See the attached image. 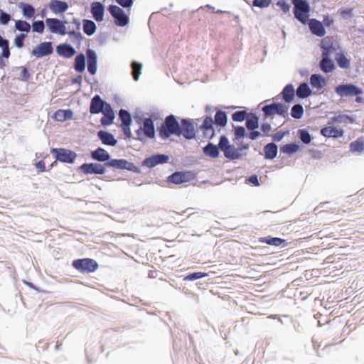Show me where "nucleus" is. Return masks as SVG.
<instances>
[{
	"mask_svg": "<svg viewBox=\"0 0 364 364\" xmlns=\"http://www.w3.org/2000/svg\"><path fill=\"white\" fill-rule=\"evenodd\" d=\"M228 114L221 109L216 111L214 119L211 116L206 115V138L213 139L216 132H220L221 129L228 124Z\"/></svg>",
	"mask_w": 364,
	"mask_h": 364,
	"instance_id": "obj_1",
	"label": "nucleus"
},
{
	"mask_svg": "<svg viewBox=\"0 0 364 364\" xmlns=\"http://www.w3.org/2000/svg\"><path fill=\"white\" fill-rule=\"evenodd\" d=\"M293 4L294 18L301 24L306 25L309 20L311 6L308 0H291Z\"/></svg>",
	"mask_w": 364,
	"mask_h": 364,
	"instance_id": "obj_2",
	"label": "nucleus"
},
{
	"mask_svg": "<svg viewBox=\"0 0 364 364\" xmlns=\"http://www.w3.org/2000/svg\"><path fill=\"white\" fill-rule=\"evenodd\" d=\"M159 134L164 139H166L173 134L181 135V127L173 115L166 117L164 122L159 128Z\"/></svg>",
	"mask_w": 364,
	"mask_h": 364,
	"instance_id": "obj_3",
	"label": "nucleus"
},
{
	"mask_svg": "<svg viewBox=\"0 0 364 364\" xmlns=\"http://www.w3.org/2000/svg\"><path fill=\"white\" fill-rule=\"evenodd\" d=\"M334 90L341 97H355L363 92V88L350 82L341 83L336 86Z\"/></svg>",
	"mask_w": 364,
	"mask_h": 364,
	"instance_id": "obj_4",
	"label": "nucleus"
},
{
	"mask_svg": "<svg viewBox=\"0 0 364 364\" xmlns=\"http://www.w3.org/2000/svg\"><path fill=\"white\" fill-rule=\"evenodd\" d=\"M73 267L81 273H92L95 272L98 267V263L91 258H83L75 259L73 262Z\"/></svg>",
	"mask_w": 364,
	"mask_h": 364,
	"instance_id": "obj_5",
	"label": "nucleus"
},
{
	"mask_svg": "<svg viewBox=\"0 0 364 364\" xmlns=\"http://www.w3.org/2000/svg\"><path fill=\"white\" fill-rule=\"evenodd\" d=\"M108 11L114 19L117 26L124 27L129 22V12L126 14L122 9L116 5H110Z\"/></svg>",
	"mask_w": 364,
	"mask_h": 364,
	"instance_id": "obj_6",
	"label": "nucleus"
},
{
	"mask_svg": "<svg viewBox=\"0 0 364 364\" xmlns=\"http://www.w3.org/2000/svg\"><path fill=\"white\" fill-rule=\"evenodd\" d=\"M46 23L48 30L53 33H58L62 36L68 33L65 28L66 21H61L55 18H47Z\"/></svg>",
	"mask_w": 364,
	"mask_h": 364,
	"instance_id": "obj_7",
	"label": "nucleus"
},
{
	"mask_svg": "<svg viewBox=\"0 0 364 364\" xmlns=\"http://www.w3.org/2000/svg\"><path fill=\"white\" fill-rule=\"evenodd\" d=\"M51 153L57 160L64 163H73L76 158L75 152L65 149L54 148L51 149Z\"/></svg>",
	"mask_w": 364,
	"mask_h": 364,
	"instance_id": "obj_8",
	"label": "nucleus"
},
{
	"mask_svg": "<svg viewBox=\"0 0 364 364\" xmlns=\"http://www.w3.org/2000/svg\"><path fill=\"white\" fill-rule=\"evenodd\" d=\"M344 130L341 127H336L331 125L329 127H323L320 130V134L326 138H332L337 139L343 137L344 135Z\"/></svg>",
	"mask_w": 364,
	"mask_h": 364,
	"instance_id": "obj_9",
	"label": "nucleus"
},
{
	"mask_svg": "<svg viewBox=\"0 0 364 364\" xmlns=\"http://www.w3.org/2000/svg\"><path fill=\"white\" fill-rule=\"evenodd\" d=\"M53 48L52 47L51 42H43L33 49L31 54L33 56L40 58L49 55L53 53Z\"/></svg>",
	"mask_w": 364,
	"mask_h": 364,
	"instance_id": "obj_10",
	"label": "nucleus"
},
{
	"mask_svg": "<svg viewBox=\"0 0 364 364\" xmlns=\"http://www.w3.org/2000/svg\"><path fill=\"white\" fill-rule=\"evenodd\" d=\"M193 179L191 172H175L168 177V181L174 184H182Z\"/></svg>",
	"mask_w": 364,
	"mask_h": 364,
	"instance_id": "obj_11",
	"label": "nucleus"
},
{
	"mask_svg": "<svg viewBox=\"0 0 364 364\" xmlns=\"http://www.w3.org/2000/svg\"><path fill=\"white\" fill-rule=\"evenodd\" d=\"M309 25V28L311 33L316 36L318 37H323L326 33V29L323 28V26L321 23V21L316 18H310L307 22Z\"/></svg>",
	"mask_w": 364,
	"mask_h": 364,
	"instance_id": "obj_12",
	"label": "nucleus"
},
{
	"mask_svg": "<svg viewBox=\"0 0 364 364\" xmlns=\"http://www.w3.org/2000/svg\"><path fill=\"white\" fill-rule=\"evenodd\" d=\"M80 169L86 174H103L105 172V165L96 163L84 164L80 166Z\"/></svg>",
	"mask_w": 364,
	"mask_h": 364,
	"instance_id": "obj_13",
	"label": "nucleus"
},
{
	"mask_svg": "<svg viewBox=\"0 0 364 364\" xmlns=\"http://www.w3.org/2000/svg\"><path fill=\"white\" fill-rule=\"evenodd\" d=\"M318 68L323 73L327 74L333 72L336 69V65L331 56H321L318 63Z\"/></svg>",
	"mask_w": 364,
	"mask_h": 364,
	"instance_id": "obj_14",
	"label": "nucleus"
},
{
	"mask_svg": "<svg viewBox=\"0 0 364 364\" xmlns=\"http://www.w3.org/2000/svg\"><path fill=\"white\" fill-rule=\"evenodd\" d=\"M223 153L224 156L230 161L242 160L247 156V154L239 153L237 148L232 144L226 147L225 151L223 150Z\"/></svg>",
	"mask_w": 364,
	"mask_h": 364,
	"instance_id": "obj_15",
	"label": "nucleus"
},
{
	"mask_svg": "<svg viewBox=\"0 0 364 364\" xmlns=\"http://www.w3.org/2000/svg\"><path fill=\"white\" fill-rule=\"evenodd\" d=\"M87 58V70L91 75H95L97 73V55L95 50L87 49L86 51Z\"/></svg>",
	"mask_w": 364,
	"mask_h": 364,
	"instance_id": "obj_16",
	"label": "nucleus"
},
{
	"mask_svg": "<svg viewBox=\"0 0 364 364\" xmlns=\"http://www.w3.org/2000/svg\"><path fill=\"white\" fill-rule=\"evenodd\" d=\"M107 105H109L101 99L99 95H95L91 100L90 112L91 114H98L105 109Z\"/></svg>",
	"mask_w": 364,
	"mask_h": 364,
	"instance_id": "obj_17",
	"label": "nucleus"
},
{
	"mask_svg": "<svg viewBox=\"0 0 364 364\" xmlns=\"http://www.w3.org/2000/svg\"><path fill=\"white\" fill-rule=\"evenodd\" d=\"M310 85L317 90H321L327 85V80L321 74L314 73L310 77Z\"/></svg>",
	"mask_w": 364,
	"mask_h": 364,
	"instance_id": "obj_18",
	"label": "nucleus"
},
{
	"mask_svg": "<svg viewBox=\"0 0 364 364\" xmlns=\"http://www.w3.org/2000/svg\"><path fill=\"white\" fill-rule=\"evenodd\" d=\"M91 14L94 19L97 22H101L104 19L105 7L103 4L98 1L91 4Z\"/></svg>",
	"mask_w": 364,
	"mask_h": 364,
	"instance_id": "obj_19",
	"label": "nucleus"
},
{
	"mask_svg": "<svg viewBox=\"0 0 364 364\" xmlns=\"http://www.w3.org/2000/svg\"><path fill=\"white\" fill-rule=\"evenodd\" d=\"M181 127V134L186 139H192L195 136V129L193 124L188 119H183Z\"/></svg>",
	"mask_w": 364,
	"mask_h": 364,
	"instance_id": "obj_20",
	"label": "nucleus"
},
{
	"mask_svg": "<svg viewBox=\"0 0 364 364\" xmlns=\"http://www.w3.org/2000/svg\"><path fill=\"white\" fill-rule=\"evenodd\" d=\"M282 100L286 103H291L294 100L296 95V90L291 83H289L284 86L282 92Z\"/></svg>",
	"mask_w": 364,
	"mask_h": 364,
	"instance_id": "obj_21",
	"label": "nucleus"
},
{
	"mask_svg": "<svg viewBox=\"0 0 364 364\" xmlns=\"http://www.w3.org/2000/svg\"><path fill=\"white\" fill-rule=\"evenodd\" d=\"M105 166L113 167L117 169L131 170L132 164L125 159H111L105 164Z\"/></svg>",
	"mask_w": 364,
	"mask_h": 364,
	"instance_id": "obj_22",
	"label": "nucleus"
},
{
	"mask_svg": "<svg viewBox=\"0 0 364 364\" xmlns=\"http://www.w3.org/2000/svg\"><path fill=\"white\" fill-rule=\"evenodd\" d=\"M168 160V157L167 156L164 154H156L146 158L144 160V164L149 168H152L157 164L166 163Z\"/></svg>",
	"mask_w": 364,
	"mask_h": 364,
	"instance_id": "obj_23",
	"label": "nucleus"
},
{
	"mask_svg": "<svg viewBox=\"0 0 364 364\" xmlns=\"http://www.w3.org/2000/svg\"><path fill=\"white\" fill-rule=\"evenodd\" d=\"M312 94L313 91L306 82H301L296 90V95L299 99H306Z\"/></svg>",
	"mask_w": 364,
	"mask_h": 364,
	"instance_id": "obj_24",
	"label": "nucleus"
},
{
	"mask_svg": "<svg viewBox=\"0 0 364 364\" xmlns=\"http://www.w3.org/2000/svg\"><path fill=\"white\" fill-rule=\"evenodd\" d=\"M104 116L100 122L103 126H108L113 123L114 119V113L110 105H107L105 109L102 112Z\"/></svg>",
	"mask_w": 364,
	"mask_h": 364,
	"instance_id": "obj_25",
	"label": "nucleus"
},
{
	"mask_svg": "<svg viewBox=\"0 0 364 364\" xmlns=\"http://www.w3.org/2000/svg\"><path fill=\"white\" fill-rule=\"evenodd\" d=\"M264 159L272 160L275 159L278 154V146L274 142L267 143L264 146Z\"/></svg>",
	"mask_w": 364,
	"mask_h": 364,
	"instance_id": "obj_26",
	"label": "nucleus"
},
{
	"mask_svg": "<svg viewBox=\"0 0 364 364\" xmlns=\"http://www.w3.org/2000/svg\"><path fill=\"white\" fill-rule=\"evenodd\" d=\"M259 117L256 113L252 112H250L245 119V127L247 129H257L259 127Z\"/></svg>",
	"mask_w": 364,
	"mask_h": 364,
	"instance_id": "obj_27",
	"label": "nucleus"
},
{
	"mask_svg": "<svg viewBox=\"0 0 364 364\" xmlns=\"http://www.w3.org/2000/svg\"><path fill=\"white\" fill-rule=\"evenodd\" d=\"M49 8L54 14L63 13L68 9V4L65 1L52 0L49 4Z\"/></svg>",
	"mask_w": 364,
	"mask_h": 364,
	"instance_id": "obj_28",
	"label": "nucleus"
},
{
	"mask_svg": "<svg viewBox=\"0 0 364 364\" xmlns=\"http://www.w3.org/2000/svg\"><path fill=\"white\" fill-rule=\"evenodd\" d=\"M57 52L59 55L66 58H70L73 57L76 53L74 48L68 44L59 45L57 47Z\"/></svg>",
	"mask_w": 364,
	"mask_h": 364,
	"instance_id": "obj_29",
	"label": "nucleus"
},
{
	"mask_svg": "<svg viewBox=\"0 0 364 364\" xmlns=\"http://www.w3.org/2000/svg\"><path fill=\"white\" fill-rule=\"evenodd\" d=\"M97 136L103 144L115 146L117 143L114 136L107 132L100 130L98 132Z\"/></svg>",
	"mask_w": 364,
	"mask_h": 364,
	"instance_id": "obj_30",
	"label": "nucleus"
},
{
	"mask_svg": "<svg viewBox=\"0 0 364 364\" xmlns=\"http://www.w3.org/2000/svg\"><path fill=\"white\" fill-rule=\"evenodd\" d=\"M335 60L338 66L341 69H348L350 66V60L346 56L343 52L340 51L336 53Z\"/></svg>",
	"mask_w": 364,
	"mask_h": 364,
	"instance_id": "obj_31",
	"label": "nucleus"
},
{
	"mask_svg": "<svg viewBox=\"0 0 364 364\" xmlns=\"http://www.w3.org/2000/svg\"><path fill=\"white\" fill-rule=\"evenodd\" d=\"M299 149L300 145L297 142H291L280 146V152L287 155H292L296 153Z\"/></svg>",
	"mask_w": 364,
	"mask_h": 364,
	"instance_id": "obj_32",
	"label": "nucleus"
},
{
	"mask_svg": "<svg viewBox=\"0 0 364 364\" xmlns=\"http://www.w3.org/2000/svg\"><path fill=\"white\" fill-rule=\"evenodd\" d=\"M232 129L235 136L233 141H241L245 137L247 138V133L243 126L232 124Z\"/></svg>",
	"mask_w": 364,
	"mask_h": 364,
	"instance_id": "obj_33",
	"label": "nucleus"
},
{
	"mask_svg": "<svg viewBox=\"0 0 364 364\" xmlns=\"http://www.w3.org/2000/svg\"><path fill=\"white\" fill-rule=\"evenodd\" d=\"M321 56H331L336 48L331 41H328L326 39H323L321 43Z\"/></svg>",
	"mask_w": 364,
	"mask_h": 364,
	"instance_id": "obj_34",
	"label": "nucleus"
},
{
	"mask_svg": "<svg viewBox=\"0 0 364 364\" xmlns=\"http://www.w3.org/2000/svg\"><path fill=\"white\" fill-rule=\"evenodd\" d=\"M91 156L93 159L102 162L108 161L110 157L109 154L102 148H97L92 151Z\"/></svg>",
	"mask_w": 364,
	"mask_h": 364,
	"instance_id": "obj_35",
	"label": "nucleus"
},
{
	"mask_svg": "<svg viewBox=\"0 0 364 364\" xmlns=\"http://www.w3.org/2000/svg\"><path fill=\"white\" fill-rule=\"evenodd\" d=\"M259 242L266 243L269 245L275 246V247H280L283 246V245L285 243V240L277 237H272V236H267L264 237L259 238Z\"/></svg>",
	"mask_w": 364,
	"mask_h": 364,
	"instance_id": "obj_36",
	"label": "nucleus"
},
{
	"mask_svg": "<svg viewBox=\"0 0 364 364\" xmlns=\"http://www.w3.org/2000/svg\"><path fill=\"white\" fill-rule=\"evenodd\" d=\"M143 131L145 135L149 138H154L155 136V130L154 122L151 118H146L143 122Z\"/></svg>",
	"mask_w": 364,
	"mask_h": 364,
	"instance_id": "obj_37",
	"label": "nucleus"
},
{
	"mask_svg": "<svg viewBox=\"0 0 364 364\" xmlns=\"http://www.w3.org/2000/svg\"><path fill=\"white\" fill-rule=\"evenodd\" d=\"M73 113L70 109H58L54 113V119L58 122H65L73 117Z\"/></svg>",
	"mask_w": 364,
	"mask_h": 364,
	"instance_id": "obj_38",
	"label": "nucleus"
},
{
	"mask_svg": "<svg viewBox=\"0 0 364 364\" xmlns=\"http://www.w3.org/2000/svg\"><path fill=\"white\" fill-rule=\"evenodd\" d=\"M297 137L300 140V141L304 144H309L313 139L312 136L309 133L308 129H299L297 131Z\"/></svg>",
	"mask_w": 364,
	"mask_h": 364,
	"instance_id": "obj_39",
	"label": "nucleus"
},
{
	"mask_svg": "<svg viewBox=\"0 0 364 364\" xmlns=\"http://www.w3.org/2000/svg\"><path fill=\"white\" fill-rule=\"evenodd\" d=\"M350 151L352 153L361 154L364 151V138L359 137L356 140L350 142Z\"/></svg>",
	"mask_w": 364,
	"mask_h": 364,
	"instance_id": "obj_40",
	"label": "nucleus"
},
{
	"mask_svg": "<svg viewBox=\"0 0 364 364\" xmlns=\"http://www.w3.org/2000/svg\"><path fill=\"white\" fill-rule=\"evenodd\" d=\"M331 121L333 122H338V123H348V124H353L355 120V117L353 115H348V114H339L337 115H334L331 118Z\"/></svg>",
	"mask_w": 364,
	"mask_h": 364,
	"instance_id": "obj_41",
	"label": "nucleus"
},
{
	"mask_svg": "<svg viewBox=\"0 0 364 364\" xmlns=\"http://www.w3.org/2000/svg\"><path fill=\"white\" fill-rule=\"evenodd\" d=\"M75 70L78 73H83L85 69V57L80 53L75 57L74 63Z\"/></svg>",
	"mask_w": 364,
	"mask_h": 364,
	"instance_id": "obj_42",
	"label": "nucleus"
},
{
	"mask_svg": "<svg viewBox=\"0 0 364 364\" xmlns=\"http://www.w3.org/2000/svg\"><path fill=\"white\" fill-rule=\"evenodd\" d=\"M220 150L218 145L217 146L210 141L206 144V156H209L211 158H217L220 154Z\"/></svg>",
	"mask_w": 364,
	"mask_h": 364,
	"instance_id": "obj_43",
	"label": "nucleus"
},
{
	"mask_svg": "<svg viewBox=\"0 0 364 364\" xmlns=\"http://www.w3.org/2000/svg\"><path fill=\"white\" fill-rule=\"evenodd\" d=\"M19 8L21 9L23 16L27 18H31L35 15V9L28 4L21 3Z\"/></svg>",
	"mask_w": 364,
	"mask_h": 364,
	"instance_id": "obj_44",
	"label": "nucleus"
},
{
	"mask_svg": "<svg viewBox=\"0 0 364 364\" xmlns=\"http://www.w3.org/2000/svg\"><path fill=\"white\" fill-rule=\"evenodd\" d=\"M290 114L296 119H301L304 115L303 105L300 103L294 105L291 109Z\"/></svg>",
	"mask_w": 364,
	"mask_h": 364,
	"instance_id": "obj_45",
	"label": "nucleus"
},
{
	"mask_svg": "<svg viewBox=\"0 0 364 364\" xmlns=\"http://www.w3.org/2000/svg\"><path fill=\"white\" fill-rule=\"evenodd\" d=\"M248 114L249 113L247 112V109L244 108L243 109L234 112L232 114L231 117L233 122H242L246 119Z\"/></svg>",
	"mask_w": 364,
	"mask_h": 364,
	"instance_id": "obj_46",
	"label": "nucleus"
},
{
	"mask_svg": "<svg viewBox=\"0 0 364 364\" xmlns=\"http://www.w3.org/2000/svg\"><path fill=\"white\" fill-rule=\"evenodd\" d=\"M96 25L95 23L91 21L85 19L83 20V31L87 36L92 35L96 31Z\"/></svg>",
	"mask_w": 364,
	"mask_h": 364,
	"instance_id": "obj_47",
	"label": "nucleus"
},
{
	"mask_svg": "<svg viewBox=\"0 0 364 364\" xmlns=\"http://www.w3.org/2000/svg\"><path fill=\"white\" fill-rule=\"evenodd\" d=\"M277 102L265 105L262 107V110L266 118L277 114Z\"/></svg>",
	"mask_w": 364,
	"mask_h": 364,
	"instance_id": "obj_48",
	"label": "nucleus"
},
{
	"mask_svg": "<svg viewBox=\"0 0 364 364\" xmlns=\"http://www.w3.org/2000/svg\"><path fill=\"white\" fill-rule=\"evenodd\" d=\"M31 28V25L26 21L16 20L15 21V28L21 32L28 33Z\"/></svg>",
	"mask_w": 364,
	"mask_h": 364,
	"instance_id": "obj_49",
	"label": "nucleus"
},
{
	"mask_svg": "<svg viewBox=\"0 0 364 364\" xmlns=\"http://www.w3.org/2000/svg\"><path fill=\"white\" fill-rule=\"evenodd\" d=\"M277 114L284 118L288 117L289 113V106L285 104H281L279 102H277Z\"/></svg>",
	"mask_w": 364,
	"mask_h": 364,
	"instance_id": "obj_50",
	"label": "nucleus"
},
{
	"mask_svg": "<svg viewBox=\"0 0 364 364\" xmlns=\"http://www.w3.org/2000/svg\"><path fill=\"white\" fill-rule=\"evenodd\" d=\"M119 117L122 121V124H131L132 117L127 111L122 109H120L119 112Z\"/></svg>",
	"mask_w": 364,
	"mask_h": 364,
	"instance_id": "obj_51",
	"label": "nucleus"
},
{
	"mask_svg": "<svg viewBox=\"0 0 364 364\" xmlns=\"http://www.w3.org/2000/svg\"><path fill=\"white\" fill-rule=\"evenodd\" d=\"M272 1V0H253L252 2V6L265 9L270 6Z\"/></svg>",
	"mask_w": 364,
	"mask_h": 364,
	"instance_id": "obj_52",
	"label": "nucleus"
},
{
	"mask_svg": "<svg viewBox=\"0 0 364 364\" xmlns=\"http://www.w3.org/2000/svg\"><path fill=\"white\" fill-rule=\"evenodd\" d=\"M132 75L134 80H138L139 77L141 74V64L137 62H133L132 63Z\"/></svg>",
	"mask_w": 364,
	"mask_h": 364,
	"instance_id": "obj_53",
	"label": "nucleus"
},
{
	"mask_svg": "<svg viewBox=\"0 0 364 364\" xmlns=\"http://www.w3.org/2000/svg\"><path fill=\"white\" fill-rule=\"evenodd\" d=\"M231 144H230L229 139L226 135L223 134L220 136L218 146L220 149L223 152L225 151L226 147L228 148Z\"/></svg>",
	"mask_w": 364,
	"mask_h": 364,
	"instance_id": "obj_54",
	"label": "nucleus"
},
{
	"mask_svg": "<svg viewBox=\"0 0 364 364\" xmlns=\"http://www.w3.org/2000/svg\"><path fill=\"white\" fill-rule=\"evenodd\" d=\"M276 5L278 7H279L280 10L284 14L289 13V11H290V9H291V5L287 1H286L285 0H279V1H277V2L276 3Z\"/></svg>",
	"mask_w": 364,
	"mask_h": 364,
	"instance_id": "obj_55",
	"label": "nucleus"
},
{
	"mask_svg": "<svg viewBox=\"0 0 364 364\" xmlns=\"http://www.w3.org/2000/svg\"><path fill=\"white\" fill-rule=\"evenodd\" d=\"M33 32L42 33L44 31L45 25L43 21H34L31 26Z\"/></svg>",
	"mask_w": 364,
	"mask_h": 364,
	"instance_id": "obj_56",
	"label": "nucleus"
},
{
	"mask_svg": "<svg viewBox=\"0 0 364 364\" xmlns=\"http://www.w3.org/2000/svg\"><path fill=\"white\" fill-rule=\"evenodd\" d=\"M26 38V34L21 33V34L17 35L14 40V45L17 48H21L24 46L23 42H24V40Z\"/></svg>",
	"mask_w": 364,
	"mask_h": 364,
	"instance_id": "obj_57",
	"label": "nucleus"
},
{
	"mask_svg": "<svg viewBox=\"0 0 364 364\" xmlns=\"http://www.w3.org/2000/svg\"><path fill=\"white\" fill-rule=\"evenodd\" d=\"M289 133V131L283 132V131H279L277 133L272 135V142H279L281 141L284 136Z\"/></svg>",
	"mask_w": 364,
	"mask_h": 364,
	"instance_id": "obj_58",
	"label": "nucleus"
},
{
	"mask_svg": "<svg viewBox=\"0 0 364 364\" xmlns=\"http://www.w3.org/2000/svg\"><path fill=\"white\" fill-rule=\"evenodd\" d=\"M205 277V273H203V272H194V273H191V274H188L187 276H186L184 277V280L186 281H193V280H196V279H200L202 277Z\"/></svg>",
	"mask_w": 364,
	"mask_h": 364,
	"instance_id": "obj_59",
	"label": "nucleus"
},
{
	"mask_svg": "<svg viewBox=\"0 0 364 364\" xmlns=\"http://www.w3.org/2000/svg\"><path fill=\"white\" fill-rule=\"evenodd\" d=\"M19 69L21 70L20 75H19V79L23 81L28 80V78L30 77V74L28 73V70L24 67H21V68H19Z\"/></svg>",
	"mask_w": 364,
	"mask_h": 364,
	"instance_id": "obj_60",
	"label": "nucleus"
},
{
	"mask_svg": "<svg viewBox=\"0 0 364 364\" xmlns=\"http://www.w3.org/2000/svg\"><path fill=\"white\" fill-rule=\"evenodd\" d=\"M248 131L247 138L251 140H255L262 136L260 132L257 129H249Z\"/></svg>",
	"mask_w": 364,
	"mask_h": 364,
	"instance_id": "obj_61",
	"label": "nucleus"
},
{
	"mask_svg": "<svg viewBox=\"0 0 364 364\" xmlns=\"http://www.w3.org/2000/svg\"><path fill=\"white\" fill-rule=\"evenodd\" d=\"M334 22V20L333 18L330 17L329 15H324L323 21H321L322 25L323 26V28L329 27L331 26Z\"/></svg>",
	"mask_w": 364,
	"mask_h": 364,
	"instance_id": "obj_62",
	"label": "nucleus"
},
{
	"mask_svg": "<svg viewBox=\"0 0 364 364\" xmlns=\"http://www.w3.org/2000/svg\"><path fill=\"white\" fill-rule=\"evenodd\" d=\"M117 4L125 9H130L133 5V0H115Z\"/></svg>",
	"mask_w": 364,
	"mask_h": 364,
	"instance_id": "obj_63",
	"label": "nucleus"
},
{
	"mask_svg": "<svg viewBox=\"0 0 364 364\" xmlns=\"http://www.w3.org/2000/svg\"><path fill=\"white\" fill-rule=\"evenodd\" d=\"M11 20V16L7 13L1 11L0 14V23L6 25Z\"/></svg>",
	"mask_w": 364,
	"mask_h": 364,
	"instance_id": "obj_64",
	"label": "nucleus"
}]
</instances>
